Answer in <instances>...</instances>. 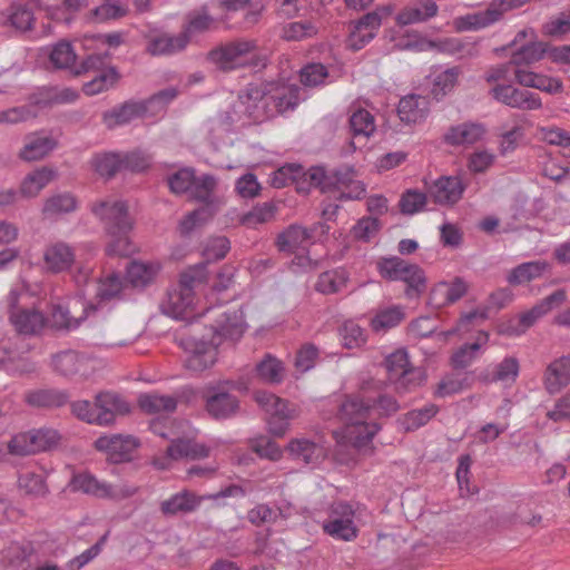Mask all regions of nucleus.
I'll return each mask as SVG.
<instances>
[{
	"label": "nucleus",
	"instance_id": "4be33fe9",
	"mask_svg": "<svg viewBox=\"0 0 570 570\" xmlns=\"http://www.w3.org/2000/svg\"><path fill=\"white\" fill-rule=\"evenodd\" d=\"M139 442L131 435L100 436L95 441V448L105 452L108 460L114 463L129 461L132 458Z\"/></svg>",
	"mask_w": 570,
	"mask_h": 570
},
{
	"label": "nucleus",
	"instance_id": "393cba45",
	"mask_svg": "<svg viewBox=\"0 0 570 570\" xmlns=\"http://www.w3.org/2000/svg\"><path fill=\"white\" fill-rule=\"evenodd\" d=\"M514 77L520 86L534 88L550 95L560 94L563 90V83L559 78L537 73L521 66L514 70Z\"/></svg>",
	"mask_w": 570,
	"mask_h": 570
},
{
	"label": "nucleus",
	"instance_id": "7c9ffc66",
	"mask_svg": "<svg viewBox=\"0 0 570 570\" xmlns=\"http://www.w3.org/2000/svg\"><path fill=\"white\" fill-rule=\"evenodd\" d=\"M89 363L88 358L73 351H63L52 357L53 370L63 376H88Z\"/></svg>",
	"mask_w": 570,
	"mask_h": 570
},
{
	"label": "nucleus",
	"instance_id": "a19ab883",
	"mask_svg": "<svg viewBox=\"0 0 570 570\" xmlns=\"http://www.w3.org/2000/svg\"><path fill=\"white\" fill-rule=\"evenodd\" d=\"M203 499V497H199L191 491L183 490L181 492L164 500L160 504V511L167 515L189 513L200 505Z\"/></svg>",
	"mask_w": 570,
	"mask_h": 570
},
{
	"label": "nucleus",
	"instance_id": "0e129e2a",
	"mask_svg": "<svg viewBox=\"0 0 570 570\" xmlns=\"http://www.w3.org/2000/svg\"><path fill=\"white\" fill-rule=\"evenodd\" d=\"M128 8L122 0H104L102 4L91 11V19L95 22H105L126 16Z\"/></svg>",
	"mask_w": 570,
	"mask_h": 570
},
{
	"label": "nucleus",
	"instance_id": "de8ad7c7",
	"mask_svg": "<svg viewBox=\"0 0 570 570\" xmlns=\"http://www.w3.org/2000/svg\"><path fill=\"white\" fill-rule=\"evenodd\" d=\"M256 374L259 380L271 384H279L285 376L283 362L275 356L267 354L256 365Z\"/></svg>",
	"mask_w": 570,
	"mask_h": 570
},
{
	"label": "nucleus",
	"instance_id": "09e8293b",
	"mask_svg": "<svg viewBox=\"0 0 570 570\" xmlns=\"http://www.w3.org/2000/svg\"><path fill=\"white\" fill-rule=\"evenodd\" d=\"M46 12L48 18L57 21H68V13L78 10L83 0H36Z\"/></svg>",
	"mask_w": 570,
	"mask_h": 570
},
{
	"label": "nucleus",
	"instance_id": "cd10ccee",
	"mask_svg": "<svg viewBox=\"0 0 570 570\" xmlns=\"http://www.w3.org/2000/svg\"><path fill=\"white\" fill-rule=\"evenodd\" d=\"M56 147L57 142L51 136L32 132L24 137L18 156L24 161H37L48 156Z\"/></svg>",
	"mask_w": 570,
	"mask_h": 570
},
{
	"label": "nucleus",
	"instance_id": "1a4fd4ad",
	"mask_svg": "<svg viewBox=\"0 0 570 570\" xmlns=\"http://www.w3.org/2000/svg\"><path fill=\"white\" fill-rule=\"evenodd\" d=\"M356 511L348 503L337 502L331 507L327 519L323 522V531L335 540L354 541L358 535L355 522Z\"/></svg>",
	"mask_w": 570,
	"mask_h": 570
},
{
	"label": "nucleus",
	"instance_id": "b1692460",
	"mask_svg": "<svg viewBox=\"0 0 570 570\" xmlns=\"http://www.w3.org/2000/svg\"><path fill=\"white\" fill-rule=\"evenodd\" d=\"M301 89L295 85L268 83V102L275 114H283L297 106Z\"/></svg>",
	"mask_w": 570,
	"mask_h": 570
},
{
	"label": "nucleus",
	"instance_id": "f8f14e48",
	"mask_svg": "<svg viewBox=\"0 0 570 570\" xmlns=\"http://www.w3.org/2000/svg\"><path fill=\"white\" fill-rule=\"evenodd\" d=\"M566 301L564 291H556L551 295L543 298L540 303L534 305L531 309L521 313L519 316L509 321L507 325L501 328V332L507 335H521L530 328L539 318L549 313L554 306Z\"/></svg>",
	"mask_w": 570,
	"mask_h": 570
},
{
	"label": "nucleus",
	"instance_id": "2eb2a0df",
	"mask_svg": "<svg viewBox=\"0 0 570 570\" xmlns=\"http://www.w3.org/2000/svg\"><path fill=\"white\" fill-rule=\"evenodd\" d=\"M239 110L254 121L269 117L273 109L268 102V83H249L238 97Z\"/></svg>",
	"mask_w": 570,
	"mask_h": 570
},
{
	"label": "nucleus",
	"instance_id": "f3484780",
	"mask_svg": "<svg viewBox=\"0 0 570 570\" xmlns=\"http://www.w3.org/2000/svg\"><path fill=\"white\" fill-rule=\"evenodd\" d=\"M43 269L49 274L71 271L76 263V249L63 240L48 243L42 250Z\"/></svg>",
	"mask_w": 570,
	"mask_h": 570
},
{
	"label": "nucleus",
	"instance_id": "5701e85b",
	"mask_svg": "<svg viewBox=\"0 0 570 570\" xmlns=\"http://www.w3.org/2000/svg\"><path fill=\"white\" fill-rule=\"evenodd\" d=\"M83 68L86 70L96 69L98 71V75L83 85V91L88 96L97 95L109 89L118 79L116 70L114 68H106V57L100 55L89 56L83 62Z\"/></svg>",
	"mask_w": 570,
	"mask_h": 570
},
{
	"label": "nucleus",
	"instance_id": "f257e3e1",
	"mask_svg": "<svg viewBox=\"0 0 570 570\" xmlns=\"http://www.w3.org/2000/svg\"><path fill=\"white\" fill-rule=\"evenodd\" d=\"M151 431L170 440V445L164 455L154 459L157 469H169L173 461L184 458L202 459L209 455V450L194 441L195 431L186 422H175L169 419H156L150 424Z\"/></svg>",
	"mask_w": 570,
	"mask_h": 570
},
{
	"label": "nucleus",
	"instance_id": "bf43d9fd",
	"mask_svg": "<svg viewBox=\"0 0 570 570\" xmlns=\"http://www.w3.org/2000/svg\"><path fill=\"white\" fill-rule=\"evenodd\" d=\"M216 187V180L213 176L194 177V183L190 189V196L199 202L205 203L204 206H210L216 210V205L213 203V193Z\"/></svg>",
	"mask_w": 570,
	"mask_h": 570
},
{
	"label": "nucleus",
	"instance_id": "7ed1b4c3",
	"mask_svg": "<svg viewBox=\"0 0 570 570\" xmlns=\"http://www.w3.org/2000/svg\"><path fill=\"white\" fill-rule=\"evenodd\" d=\"M219 337L213 331H194L180 338V347L185 352L184 365L194 373H200L213 367L218 360Z\"/></svg>",
	"mask_w": 570,
	"mask_h": 570
},
{
	"label": "nucleus",
	"instance_id": "ea45409f",
	"mask_svg": "<svg viewBox=\"0 0 570 570\" xmlns=\"http://www.w3.org/2000/svg\"><path fill=\"white\" fill-rule=\"evenodd\" d=\"M33 7L31 1L13 3L2 14L3 24L22 32L30 30L35 22Z\"/></svg>",
	"mask_w": 570,
	"mask_h": 570
},
{
	"label": "nucleus",
	"instance_id": "774afa93",
	"mask_svg": "<svg viewBox=\"0 0 570 570\" xmlns=\"http://www.w3.org/2000/svg\"><path fill=\"white\" fill-rule=\"evenodd\" d=\"M274 215L275 207L272 204L264 203L255 206L252 210L243 215L240 222L246 227L255 228L259 224L272 220Z\"/></svg>",
	"mask_w": 570,
	"mask_h": 570
},
{
	"label": "nucleus",
	"instance_id": "412c9836",
	"mask_svg": "<svg viewBox=\"0 0 570 570\" xmlns=\"http://www.w3.org/2000/svg\"><path fill=\"white\" fill-rule=\"evenodd\" d=\"M94 214L106 225L107 229L131 230L132 220L128 215V207L121 200L107 199L97 203L92 207Z\"/></svg>",
	"mask_w": 570,
	"mask_h": 570
},
{
	"label": "nucleus",
	"instance_id": "69168bd1",
	"mask_svg": "<svg viewBox=\"0 0 570 570\" xmlns=\"http://www.w3.org/2000/svg\"><path fill=\"white\" fill-rule=\"evenodd\" d=\"M50 62L58 69H67L73 66L77 59V55L68 41H60L53 46L50 55Z\"/></svg>",
	"mask_w": 570,
	"mask_h": 570
},
{
	"label": "nucleus",
	"instance_id": "a18cd8bd",
	"mask_svg": "<svg viewBox=\"0 0 570 570\" xmlns=\"http://www.w3.org/2000/svg\"><path fill=\"white\" fill-rule=\"evenodd\" d=\"M489 342V334L483 331H479L474 341L461 346L452 355V364L454 367L464 368L472 364V362L479 356V353L483 346Z\"/></svg>",
	"mask_w": 570,
	"mask_h": 570
},
{
	"label": "nucleus",
	"instance_id": "a878e982",
	"mask_svg": "<svg viewBox=\"0 0 570 570\" xmlns=\"http://www.w3.org/2000/svg\"><path fill=\"white\" fill-rule=\"evenodd\" d=\"M286 450L293 460L302 461L306 464H315L326 455V449L321 442L305 436L292 439Z\"/></svg>",
	"mask_w": 570,
	"mask_h": 570
},
{
	"label": "nucleus",
	"instance_id": "c756f323",
	"mask_svg": "<svg viewBox=\"0 0 570 570\" xmlns=\"http://www.w3.org/2000/svg\"><path fill=\"white\" fill-rule=\"evenodd\" d=\"M500 21L499 11L490 3L483 11L468 13L453 19L452 27L456 32L478 31Z\"/></svg>",
	"mask_w": 570,
	"mask_h": 570
},
{
	"label": "nucleus",
	"instance_id": "9d476101",
	"mask_svg": "<svg viewBox=\"0 0 570 570\" xmlns=\"http://www.w3.org/2000/svg\"><path fill=\"white\" fill-rule=\"evenodd\" d=\"M70 485L75 491H81L100 499L124 500L136 494L137 487L128 484L112 485L99 481L95 475L82 472L73 475Z\"/></svg>",
	"mask_w": 570,
	"mask_h": 570
},
{
	"label": "nucleus",
	"instance_id": "79ce46f5",
	"mask_svg": "<svg viewBox=\"0 0 570 570\" xmlns=\"http://www.w3.org/2000/svg\"><path fill=\"white\" fill-rule=\"evenodd\" d=\"M96 407L99 412L100 425L111 424L117 414L129 411L128 404L114 393H100L96 397Z\"/></svg>",
	"mask_w": 570,
	"mask_h": 570
},
{
	"label": "nucleus",
	"instance_id": "6e6552de",
	"mask_svg": "<svg viewBox=\"0 0 570 570\" xmlns=\"http://www.w3.org/2000/svg\"><path fill=\"white\" fill-rule=\"evenodd\" d=\"M385 367L389 379L396 384L401 391H411L425 382V373L410 363L407 352L403 348L396 350L385 358Z\"/></svg>",
	"mask_w": 570,
	"mask_h": 570
},
{
	"label": "nucleus",
	"instance_id": "37998d69",
	"mask_svg": "<svg viewBox=\"0 0 570 570\" xmlns=\"http://www.w3.org/2000/svg\"><path fill=\"white\" fill-rule=\"evenodd\" d=\"M550 265L546 261H533L518 265L507 276L509 284L518 286L540 278Z\"/></svg>",
	"mask_w": 570,
	"mask_h": 570
},
{
	"label": "nucleus",
	"instance_id": "052dcab7",
	"mask_svg": "<svg viewBox=\"0 0 570 570\" xmlns=\"http://www.w3.org/2000/svg\"><path fill=\"white\" fill-rule=\"evenodd\" d=\"M462 71L459 67H452L439 73L433 81L432 94L436 99L451 92L458 83Z\"/></svg>",
	"mask_w": 570,
	"mask_h": 570
},
{
	"label": "nucleus",
	"instance_id": "c03bdc74",
	"mask_svg": "<svg viewBox=\"0 0 570 570\" xmlns=\"http://www.w3.org/2000/svg\"><path fill=\"white\" fill-rule=\"evenodd\" d=\"M188 37L186 35H161L149 40L147 51L153 56H167L177 53L186 48Z\"/></svg>",
	"mask_w": 570,
	"mask_h": 570
},
{
	"label": "nucleus",
	"instance_id": "9b49d317",
	"mask_svg": "<svg viewBox=\"0 0 570 570\" xmlns=\"http://www.w3.org/2000/svg\"><path fill=\"white\" fill-rule=\"evenodd\" d=\"M19 293L12 289L8 296L10 305L9 321L19 334L36 335L47 325L48 318L37 308L18 307Z\"/></svg>",
	"mask_w": 570,
	"mask_h": 570
},
{
	"label": "nucleus",
	"instance_id": "864d4df0",
	"mask_svg": "<svg viewBox=\"0 0 570 570\" xmlns=\"http://www.w3.org/2000/svg\"><path fill=\"white\" fill-rule=\"evenodd\" d=\"M140 409L147 413L174 412L177 401L169 395H160L157 393L141 394L138 399Z\"/></svg>",
	"mask_w": 570,
	"mask_h": 570
},
{
	"label": "nucleus",
	"instance_id": "c9c22d12",
	"mask_svg": "<svg viewBox=\"0 0 570 570\" xmlns=\"http://www.w3.org/2000/svg\"><path fill=\"white\" fill-rule=\"evenodd\" d=\"M485 127L479 122H463L452 126L444 135V141L451 146L472 145L485 134Z\"/></svg>",
	"mask_w": 570,
	"mask_h": 570
},
{
	"label": "nucleus",
	"instance_id": "c85d7f7f",
	"mask_svg": "<svg viewBox=\"0 0 570 570\" xmlns=\"http://www.w3.org/2000/svg\"><path fill=\"white\" fill-rule=\"evenodd\" d=\"M463 191L464 185L459 177H441L429 188V195L440 205H453L458 203Z\"/></svg>",
	"mask_w": 570,
	"mask_h": 570
},
{
	"label": "nucleus",
	"instance_id": "338daca9",
	"mask_svg": "<svg viewBox=\"0 0 570 570\" xmlns=\"http://www.w3.org/2000/svg\"><path fill=\"white\" fill-rule=\"evenodd\" d=\"M317 33V27L311 21H295L285 24L282 29V38L287 41H301Z\"/></svg>",
	"mask_w": 570,
	"mask_h": 570
},
{
	"label": "nucleus",
	"instance_id": "49530a36",
	"mask_svg": "<svg viewBox=\"0 0 570 570\" xmlns=\"http://www.w3.org/2000/svg\"><path fill=\"white\" fill-rule=\"evenodd\" d=\"M148 110L146 102H127L120 108L112 110L104 116V121L107 127L114 128L119 125H125L132 119L142 116Z\"/></svg>",
	"mask_w": 570,
	"mask_h": 570
},
{
	"label": "nucleus",
	"instance_id": "13d9d810",
	"mask_svg": "<svg viewBox=\"0 0 570 570\" xmlns=\"http://www.w3.org/2000/svg\"><path fill=\"white\" fill-rule=\"evenodd\" d=\"M405 317L402 306H391L379 311L371 321V327L375 332L386 331L399 325Z\"/></svg>",
	"mask_w": 570,
	"mask_h": 570
},
{
	"label": "nucleus",
	"instance_id": "ddd939ff",
	"mask_svg": "<svg viewBox=\"0 0 570 570\" xmlns=\"http://www.w3.org/2000/svg\"><path fill=\"white\" fill-rule=\"evenodd\" d=\"M91 307L86 305L80 298L51 302L48 325L55 328H76L87 317L88 309Z\"/></svg>",
	"mask_w": 570,
	"mask_h": 570
},
{
	"label": "nucleus",
	"instance_id": "aec40b11",
	"mask_svg": "<svg viewBox=\"0 0 570 570\" xmlns=\"http://www.w3.org/2000/svg\"><path fill=\"white\" fill-rule=\"evenodd\" d=\"M330 230L326 224L320 223L313 228L307 229L301 226L292 225L277 237V246L281 252L306 250L312 244L314 234L325 235Z\"/></svg>",
	"mask_w": 570,
	"mask_h": 570
},
{
	"label": "nucleus",
	"instance_id": "6ab92c4d",
	"mask_svg": "<svg viewBox=\"0 0 570 570\" xmlns=\"http://www.w3.org/2000/svg\"><path fill=\"white\" fill-rule=\"evenodd\" d=\"M492 98L511 108L521 110H538L542 107L539 95L515 88L511 85H497L489 89Z\"/></svg>",
	"mask_w": 570,
	"mask_h": 570
},
{
	"label": "nucleus",
	"instance_id": "0eeeda50",
	"mask_svg": "<svg viewBox=\"0 0 570 570\" xmlns=\"http://www.w3.org/2000/svg\"><path fill=\"white\" fill-rule=\"evenodd\" d=\"M255 401L268 414L269 432L283 436L289 428V421L297 416L296 405L267 391H257Z\"/></svg>",
	"mask_w": 570,
	"mask_h": 570
},
{
	"label": "nucleus",
	"instance_id": "72a5a7b5",
	"mask_svg": "<svg viewBox=\"0 0 570 570\" xmlns=\"http://www.w3.org/2000/svg\"><path fill=\"white\" fill-rule=\"evenodd\" d=\"M429 112V100L419 95L403 97L397 106V115L405 124H417L424 120Z\"/></svg>",
	"mask_w": 570,
	"mask_h": 570
},
{
	"label": "nucleus",
	"instance_id": "6e6d98bb",
	"mask_svg": "<svg viewBox=\"0 0 570 570\" xmlns=\"http://www.w3.org/2000/svg\"><path fill=\"white\" fill-rule=\"evenodd\" d=\"M130 230L116 232L107 229L109 242L106 247V253L114 256H129L137 250L136 245L129 238Z\"/></svg>",
	"mask_w": 570,
	"mask_h": 570
},
{
	"label": "nucleus",
	"instance_id": "39448f33",
	"mask_svg": "<svg viewBox=\"0 0 570 570\" xmlns=\"http://www.w3.org/2000/svg\"><path fill=\"white\" fill-rule=\"evenodd\" d=\"M382 277L389 281H401L406 284L405 295L409 298L421 296L426 289V276L416 264L399 257L383 258L377 263Z\"/></svg>",
	"mask_w": 570,
	"mask_h": 570
},
{
	"label": "nucleus",
	"instance_id": "4d7b16f0",
	"mask_svg": "<svg viewBox=\"0 0 570 570\" xmlns=\"http://www.w3.org/2000/svg\"><path fill=\"white\" fill-rule=\"evenodd\" d=\"M76 208L77 200L73 195L70 193H61L52 195L46 199L42 207V214L46 217H52L73 212Z\"/></svg>",
	"mask_w": 570,
	"mask_h": 570
},
{
	"label": "nucleus",
	"instance_id": "e2e57ef3",
	"mask_svg": "<svg viewBox=\"0 0 570 570\" xmlns=\"http://www.w3.org/2000/svg\"><path fill=\"white\" fill-rule=\"evenodd\" d=\"M214 215L210 206H202L198 209L186 215L179 223L180 235L188 236L197 228L202 227Z\"/></svg>",
	"mask_w": 570,
	"mask_h": 570
},
{
	"label": "nucleus",
	"instance_id": "a211bd4d",
	"mask_svg": "<svg viewBox=\"0 0 570 570\" xmlns=\"http://www.w3.org/2000/svg\"><path fill=\"white\" fill-rule=\"evenodd\" d=\"M247 324L242 308H227L217 314L215 322L207 331H213L219 337V344L224 341L236 342L246 332Z\"/></svg>",
	"mask_w": 570,
	"mask_h": 570
},
{
	"label": "nucleus",
	"instance_id": "f704fd0d",
	"mask_svg": "<svg viewBox=\"0 0 570 570\" xmlns=\"http://www.w3.org/2000/svg\"><path fill=\"white\" fill-rule=\"evenodd\" d=\"M204 399L206 400L207 412L216 419L228 417L238 409L237 399L226 392H216L208 389L204 394Z\"/></svg>",
	"mask_w": 570,
	"mask_h": 570
},
{
	"label": "nucleus",
	"instance_id": "4c0bfd02",
	"mask_svg": "<svg viewBox=\"0 0 570 570\" xmlns=\"http://www.w3.org/2000/svg\"><path fill=\"white\" fill-rule=\"evenodd\" d=\"M161 269L157 261H132L127 267V279L134 287L151 284Z\"/></svg>",
	"mask_w": 570,
	"mask_h": 570
},
{
	"label": "nucleus",
	"instance_id": "bb28decb",
	"mask_svg": "<svg viewBox=\"0 0 570 570\" xmlns=\"http://www.w3.org/2000/svg\"><path fill=\"white\" fill-rule=\"evenodd\" d=\"M469 285L461 277L452 282H440L433 286L430 293V304L440 308L455 303L468 292Z\"/></svg>",
	"mask_w": 570,
	"mask_h": 570
},
{
	"label": "nucleus",
	"instance_id": "f03ea898",
	"mask_svg": "<svg viewBox=\"0 0 570 570\" xmlns=\"http://www.w3.org/2000/svg\"><path fill=\"white\" fill-rule=\"evenodd\" d=\"M340 416L344 426L334 432L338 443L351 444L360 449L365 446L379 431V425L368 415V406H358L355 399L344 401Z\"/></svg>",
	"mask_w": 570,
	"mask_h": 570
},
{
	"label": "nucleus",
	"instance_id": "58836bf2",
	"mask_svg": "<svg viewBox=\"0 0 570 570\" xmlns=\"http://www.w3.org/2000/svg\"><path fill=\"white\" fill-rule=\"evenodd\" d=\"M438 11L439 7L434 1L425 0L403 8L397 13L395 21L399 26L421 23L435 17Z\"/></svg>",
	"mask_w": 570,
	"mask_h": 570
},
{
	"label": "nucleus",
	"instance_id": "2f4dec72",
	"mask_svg": "<svg viewBox=\"0 0 570 570\" xmlns=\"http://www.w3.org/2000/svg\"><path fill=\"white\" fill-rule=\"evenodd\" d=\"M546 390L550 394L559 393L570 383V356H561L551 362L543 376Z\"/></svg>",
	"mask_w": 570,
	"mask_h": 570
},
{
	"label": "nucleus",
	"instance_id": "473e14b6",
	"mask_svg": "<svg viewBox=\"0 0 570 570\" xmlns=\"http://www.w3.org/2000/svg\"><path fill=\"white\" fill-rule=\"evenodd\" d=\"M350 127L353 137L352 146L354 149L365 145L367 139L376 129L373 115L365 109H357L351 115Z\"/></svg>",
	"mask_w": 570,
	"mask_h": 570
},
{
	"label": "nucleus",
	"instance_id": "4468645a",
	"mask_svg": "<svg viewBox=\"0 0 570 570\" xmlns=\"http://www.w3.org/2000/svg\"><path fill=\"white\" fill-rule=\"evenodd\" d=\"M393 10L394 8L389 4L380 7L375 11L365 14L351 30L347 39L348 47L353 50L362 49L375 37L382 20L390 17Z\"/></svg>",
	"mask_w": 570,
	"mask_h": 570
},
{
	"label": "nucleus",
	"instance_id": "5fc2aeb1",
	"mask_svg": "<svg viewBox=\"0 0 570 570\" xmlns=\"http://www.w3.org/2000/svg\"><path fill=\"white\" fill-rule=\"evenodd\" d=\"M28 404L38 407H56L63 405L68 396L66 393L56 390H38L28 392L24 396Z\"/></svg>",
	"mask_w": 570,
	"mask_h": 570
},
{
	"label": "nucleus",
	"instance_id": "e433bc0d",
	"mask_svg": "<svg viewBox=\"0 0 570 570\" xmlns=\"http://www.w3.org/2000/svg\"><path fill=\"white\" fill-rule=\"evenodd\" d=\"M57 176L53 168L42 166L30 171L20 184V194L26 198L37 197Z\"/></svg>",
	"mask_w": 570,
	"mask_h": 570
},
{
	"label": "nucleus",
	"instance_id": "dca6fc26",
	"mask_svg": "<svg viewBox=\"0 0 570 570\" xmlns=\"http://www.w3.org/2000/svg\"><path fill=\"white\" fill-rule=\"evenodd\" d=\"M382 384L376 381L364 382L357 396H350L358 402V406H368V415H390L399 410L397 402L390 395L381 393Z\"/></svg>",
	"mask_w": 570,
	"mask_h": 570
},
{
	"label": "nucleus",
	"instance_id": "423d86ee",
	"mask_svg": "<svg viewBox=\"0 0 570 570\" xmlns=\"http://www.w3.org/2000/svg\"><path fill=\"white\" fill-rule=\"evenodd\" d=\"M256 56V41L239 39L209 51L208 60L218 69L229 71L253 63Z\"/></svg>",
	"mask_w": 570,
	"mask_h": 570
},
{
	"label": "nucleus",
	"instance_id": "3c124183",
	"mask_svg": "<svg viewBox=\"0 0 570 570\" xmlns=\"http://www.w3.org/2000/svg\"><path fill=\"white\" fill-rule=\"evenodd\" d=\"M520 372L519 361L513 356L504 357L500 363L494 366L491 375L485 376L487 382H501L505 385H512Z\"/></svg>",
	"mask_w": 570,
	"mask_h": 570
},
{
	"label": "nucleus",
	"instance_id": "680f3d73",
	"mask_svg": "<svg viewBox=\"0 0 570 570\" xmlns=\"http://www.w3.org/2000/svg\"><path fill=\"white\" fill-rule=\"evenodd\" d=\"M30 443L32 444L33 453L48 451L58 445L60 435L59 433L49 428H41L28 431Z\"/></svg>",
	"mask_w": 570,
	"mask_h": 570
},
{
	"label": "nucleus",
	"instance_id": "20e7f679",
	"mask_svg": "<svg viewBox=\"0 0 570 570\" xmlns=\"http://www.w3.org/2000/svg\"><path fill=\"white\" fill-rule=\"evenodd\" d=\"M202 282V271L191 268L180 275L177 287L168 292L161 303L164 314L175 320H189L196 316L195 285Z\"/></svg>",
	"mask_w": 570,
	"mask_h": 570
},
{
	"label": "nucleus",
	"instance_id": "8fccbe9b",
	"mask_svg": "<svg viewBox=\"0 0 570 570\" xmlns=\"http://www.w3.org/2000/svg\"><path fill=\"white\" fill-rule=\"evenodd\" d=\"M348 282L345 269L337 268L322 273L315 284L316 291L323 294H334L344 289Z\"/></svg>",
	"mask_w": 570,
	"mask_h": 570
},
{
	"label": "nucleus",
	"instance_id": "603ef678",
	"mask_svg": "<svg viewBox=\"0 0 570 570\" xmlns=\"http://www.w3.org/2000/svg\"><path fill=\"white\" fill-rule=\"evenodd\" d=\"M122 154L104 153L97 154L91 159V166L97 174L102 177H112L116 173L124 169Z\"/></svg>",
	"mask_w": 570,
	"mask_h": 570
}]
</instances>
